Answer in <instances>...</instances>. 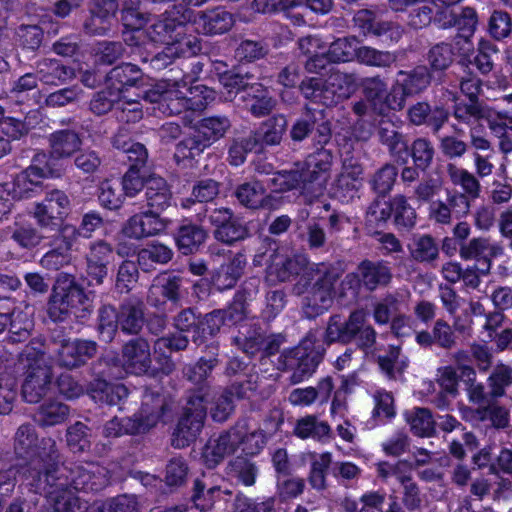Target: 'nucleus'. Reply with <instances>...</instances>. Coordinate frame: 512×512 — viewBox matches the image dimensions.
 Returning a JSON list of instances; mask_svg holds the SVG:
<instances>
[{"label":"nucleus","mask_w":512,"mask_h":512,"mask_svg":"<svg viewBox=\"0 0 512 512\" xmlns=\"http://www.w3.org/2000/svg\"><path fill=\"white\" fill-rule=\"evenodd\" d=\"M61 458L54 439L43 441L41 454L20 470V478L34 493L98 492L108 484L107 471L95 462H68Z\"/></svg>","instance_id":"1"},{"label":"nucleus","mask_w":512,"mask_h":512,"mask_svg":"<svg viewBox=\"0 0 512 512\" xmlns=\"http://www.w3.org/2000/svg\"><path fill=\"white\" fill-rule=\"evenodd\" d=\"M270 270L281 282L299 276L292 293L301 297V308L306 318L315 319L333 305L335 286L341 276L334 264L311 263L306 254L294 253L276 256Z\"/></svg>","instance_id":"2"},{"label":"nucleus","mask_w":512,"mask_h":512,"mask_svg":"<svg viewBox=\"0 0 512 512\" xmlns=\"http://www.w3.org/2000/svg\"><path fill=\"white\" fill-rule=\"evenodd\" d=\"M323 340L328 345L333 343L348 345L355 342L356 347L367 357L376 355L377 332L367 322L366 312L362 309L352 311L347 318L340 314L331 315Z\"/></svg>","instance_id":"3"},{"label":"nucleus","mask_w":512,"mask_h":512,"mask_svg":"<svg viewBox=\"0 0 512 512\" xmlns=\"http://www.w3.org/2000/svg\"><path fill=\"white\" fill-rule=\"evenodd\" d=\"M207 388L202 389V394L187 396L183 415L179 419L173 433L172 445L175 448H184L194 442L200 434L206 418V405L203 399Z\"/></svg>","instance_id":"4"},{"label":"nucleus","mask_w":512,"mask_h":512,"mask_svg":"<svg viewBox=\"0 0 512 512\" xmlns=\"http://www.w3.org/2000/svg\"><path fill=\"white\" fill-rule=\"evenodd\" d=\"M284 342L285 337L282 334L266 335L264 330L255 324L241 325L231 339L232 345L249 357L258 354L262 357L274 355Z\"/></svg>","instance_id":"5"},{"label":"nucleus","mask_w":512,"mask_h":512,"mask_svg":"<svg viewBox=\"0 0 512 512\" xmlns=\"http://www.w3.org/2000/svg\"><path fill=\"white\" fill-rule=\"evenodd\" d=\"M321 360V353L299 346L280 354L277 369L290 372L288 382L291 385H296L310 378L315 373Z\"/></svg>","instance_id":"6"},{"label":"nucleus","mask_w":512,"mask_h":512,"mask_svg":"<svg viewBox=\"0 0 512 512\" xmlns=\"http://www.w3.org/2000/svg\"><path fill=\"white\" fill-rule=\"evenodd\" d=\"M71 202L68 195L59 189L45 193L40 202L34 204L32 216L41 230H57L70 212Z\"/></svg>","instance_id":"7"},{"label":"nucleus","mask_w":512,"mask_h":512,"mask_svg":"<svg viewBox=\"0 0 512 512\" xmlns=\"http://www.w3.org/2000/svg\"><path fill=\"white\" fill-rule=\"evenodd\" d=\"M55 331L51 339L56 349V363L59 367L68 370L77 369L84 366L90 359H92L98 350V345L95 341L86 339H70L65 338Z\"/></svg>","instance_id":"8"},{"label":"nucleus","mask_w":512,"mask_h":512,"mask_svg":"<svg viewBox=\"0 0 512 512\" xmlns=\"http://www.w3.org/2000/svg\"><path fill=\"white\" fill-rule=\"evenodd\" d=\"M312 133L316 145H327L332 138V123L325 110L306 106L305 112L291 126L290 137L301 142Z\"/></svg>","instance_id":"9"},{"label":"nucleus","mask_w":512,"mask_h":512,"mask_svg":"<svg viewBox=\"0 0 512 512\" xmlns=\"http://www.w3.org/2000/svg\"><path fill=\"white\" fill-rule=\"evenodd\" d=\"M393 278L389 263L384 260H362L355 272L345 276L344 283L349 288L374 292L378 288L388 286Z\"/></svg>","instance_id":"10"},{"label":"nucleus","mask_w":512,"mask_h":512,"mask_svg":"<svg viewBox=\"0 0 512 512\" xmlns=\"http://www.w3.org/2000/svg\"><path fill=\"white\" fill-rule=\"evenodd\" d=\"M193 10L184 4H174L162 13L148 28L153 42L166 43L178 40L179 29L191 21Z\"/></svg>","instance_id":"11"},{"label":"nucleus","mask_w":512,"mask_h":512,"mask_svg":"<svg viewBox=\"0 0 512 512\" xmlns=\"http://www.w3.org/2000/svg\"><path fill=\"white\" fill-rule=\"evenodd\" d=\"M326 145H320L313 153H310L301 166L306 177L307 190L312 197L323 195L333 164V153Z\"/></svg>","instance_id":"12"},{"label":"nucleus","mask_w":512,"mask_h":512,"mask_svg":"<svg viewBox=\"0 0 512 512\" xmlns=\"http://www.w3.org/2000/svg\"><path fill=\"white\" fill-rule=\"evenodd\" d=\"M353 25L363 35L385 37L391 44L398 43L403 37L404 29L396 22L377 20L375 9L363 8L357 10L352 18Z\"/></svg>","instance_id":"13"},{"label":"nucleus","mask_w":512,"mask_h":512,"mask_svg":"<svg viewBox=\"0 0 512 512\" xmlns=\"http://www.w3.org/2000/svg\"><path fill=\"white\" fill-rule=\"evenodd\" d=\"M114 247L104 239H97L89 243L85 254L86 274L89 285L100 286L109 273V265L113 261Z\"/></svg>","instance_id":"14"},{"label":"nucleus","mask_w":512,"mask_h":512,"mask_svg":"<svg viewBox=\"0 0 512 512\" xmlns=\"http://www.w3.org/2000/svg\"><path fill=\"white\" fill-rule=\"evenodd\" d=\"M175 85L177 97L170 101L174 116L186 111L202 112L215 100V91L205 85L186 86V91L180 89L179 81L175 80Z\"/></svg>","instance_id":"15"},{"label":"nucleus","mask_w":512,"mask_h":512,"mask_svg":"<svg viewBox=\"0 0 512 512\" xmlns=\"http://www.w3.org/2000/svg\"><path fill=\"white\" fill-rule=\"evenodd\" d=\"M123 366L135 375H155L152 368L150 344L143 337H136L124 343L121 349Z\"/></svg>","instance_id":"16"},{"label":"nucleus","mask_w":512,"mask_h":512,"mask_svg":"<svg viewBox=\"0 0 512 512\" xmlns=\"http://www.w3.org/2000/svg\"><path fill=\"white\" fill-rule=\"evenodd\" d=\"M242 424H235L217 438L210 439L205 445L202 457L208 468H215L223 459L239 449L240 437L244 430Z\"/></svg>","instance_id":"17"},{"label":"nucleus","mask_w":512,"mask_h":512,"mask_svg":"<svg viewBox=\"0 0 512 512\" xmlns=\"http://www.w3.org/2000/svg\"><path fill=\"white\" fill-rule=\"evenodd\" d=\"M375 136L395 163H408V137L393 121L381 119L375 128Z\"/></svg>","instance_id":"18"},{"label":"nucleus","mask_w":512,"mask_h":512,"mask_svg":"<svg viewBox=\"0 0 512 512\" xmlns=\"http://www.w3.org/2000/svg\"><path fill=\"white\" fill-rule=\"evenodd\" d=\"M51 382V366L41 360L28 364L21 390L23 399L32 404L40 402L49 392Z\"/></svg>","instance_id":"19"},{"label":"nucleus","mask_w":512,"mask_h":512,"mask_svg":"<svg viewBox=\"0 0 512 512\" xmlns=\"http://www.w3.org/2000/svg\"><path fill=\"white\" fill-rule=\"evenodd\" d=\"M168 221L159 213L145 209L128 218L122 226V233L134 240H142L161 234L167 228Z\"/></svg>","instance_id":"20"},{"label":"nucleus","mask_w":512,"mask_h":512,"mask_svg":"<svg viewBox=\"0 0 512 512\" xmlns=\"http://www.w3.org/2000/svg\"><path fill=\"white\" fill-rule=\"evenodd\" d=\"M168 403L164 395L151 390H145L139 411L132 418L140 434L147 433L162 420Z\"/></svg>","instance_id":"21"},{"label":"nucleus","mask_w":512,"mask_h":512,"mask_svg":"<svg viewBox=\"0 0 512 512\" xmlns=\"http://www.w3.org/2000/svg\"><path fill=\"white\" fill-rule=\"evenodd\" d=\"M41 231L30 220L18 216L10 225L0 230V238L10 239L20 249L31 251L45 239Z\"/></svg>","instance_id":"22"},{"label":"nucleus","mask_w":512,"mask_h":512,"mask_svg":"<svg viewBox=\"0 0 512 512\" xmlns=\"http://www.w3.org/2000/svg\"><path fill=\"white\" fill-rule=\"evenodd\" d=\"M214 350L212 356L209 358L201 357L194 365H190L185 368V377L196 387L188 392L187 396H195L202 394V389L207 388L204 402H210L212 400V387L208 381L213 369L219 364L218 359V347L209 346Z\"/></svg>","instance_id":"23"},{"label":"nucleus","mask_w":512,"mask_h":512,"mask_svg":"<svg viewBox=\"0 0 512 512\" xmlns=\"http://www.w3.org/2000/svg\"><path fill=\"white\" fill-rule=\"evenodd\" d=\"M449 110L444 105L431 106L426 101H419L407 110V119L414 126L428 127L433 134H437L448 122Z\"/></svg>","instance_id":"24"},{"label":"nucleus","mask_w":512,"mask_h":512,"mask_svg":"<svg viewBox=\"0 0 512 512\" xmlns=\"http://www.w3.org/2000/svg\"><path fill=\"white\" fill-rule=\"evenodd\" d=\"M181 286V277L169 273L161 274L153 280L147 301L155 308L161 307L167 301L176 304L181 298Z\"/></svg>","instance_id":"25"},{"label":"nucleus","mask_w":512,"mask_h":512,"mask_svg":"<svg viewBox=\"0 0 512 512\" xmlns=\"http://www.w3.org/2000/svg\"><path fill=\"white\" fill-rule=\"evenodd\" d=\"M35 72L44 85L61 86L76 77L75 69L55 58H40L35 62Z\"/></svg>","instance_id":"26"},{"label":"nucleus","mask_w":512,"mask_h":512,"mask_svg":"<svg viewBox=\"0 0 512 512\" xmlns=\"http://www.w3.org/2000/svg\"><path fill=\"white\" fill-rule=\"evenodd\" d=\"M120 331L126 335H139L145 318V304L137 297L124 299L118 306Z\"/></svg>","instance_id":"27"},{"label":"nucleus","mask_w":512,"mask_h":512,"mask_svg":"<svg viewBox=\"0 0 512 512\" xmlns=\"http://www.w3.org/2000/svg\"><path fill=\"white\" fill-rule=\"evenodd\" d=\"M82 143L81 134L74 129L55 130L48 136L49 154L55 160L68 159L80 151Z\"/></svg>","instance_id":"28"},{"label":"nucleus","mask_w":512,"mask_h":512,"mask_svg":"<svg viewBox=\"0 0 512 512\" xmlns=\"http://www.w3.org/2000/svg\"><path fill=\"white\" fill-rule=\"evenodd\" d=\"M112 145L118 150L119 161L128 165V168H145L148 161V151L145 145L127 138L124 133L116 134L112 139Z\"/></svg>","instance_id":"29"},{"label":"nucleus","mask_w":512,"mask_h":512,"mask_svg":"<svg viewBox=\"0 0 512 512\" xmlns=\"http://www.w3.org/2000/svg\"><path fill=\"white\" fill-rule=\"evenodd\" d=\"M43 438L38 446V435L35 427L31 423H24L20 425L14 436V451L17 457L27 459L24 464H21L18 469L20 470L23 466L27 465L32 459L37 458L43 450Z\"/></svg>","instance_id":"30"},{"label":"nucleus","mask_w":512,"mask_h":512,"mask_svg":"<svg viewBox=\"0 0 512 512\" xmlns=\"http://www.w3.org/2000/svg\"><path fill=\"white\" fill-rule=\"evenodd\" d=\"M144 197L146 209L159 214L169 208L173 200L169 184L159 176H151L146 179Z\"/></svg>","instance_id":"31"},{"label":"nucleus","mask_w":512,"mask_h":512,"mask_svg":"<svg viewBox=\"0 0 512 512\" xmlns=\"http://www.w3.org/2000/svg\"><path fill=\"white\" fill-rule=\"evenodd\" d=\"M221 494L230 495L231 491L222 490L219 485L212 483L211 477L203 474L201 478H196L193 482L191 501L195 508L208 511L221 498Z\"/></svg>","instance_id":"32"},{"label":"nucleus","mask_w":512,"mask_h":512,"mask_svg":"<svg viewBox=\"0 0 512 512\" xmlns=\"http://www.w3.org/2000/svg\"><path fill=\"white\" fill-rule=\"evenodd\" d=\"M88 391L96 403L109 406L122 404L129 395V390L124 384L110 383L101 378L91 382Z\"/></svg>","instance_id":"33"},{"label":"nucleus","mask_w":512,"mask_h":512,"mask_svg":"<svg viewBox=\"0 0 512 512\" xmlns=\"http://www.w3.org/2000/svg\"><path fill=\"white\" fill-rule=\"evenodd\" d=\"M299 90L302 95L315 103L329 107L341 102V98L335 90L328 84V80L310 77L304 79L299 84Z\"/></svg>","instance_id":"34"},{"label":"nucleus","mask_w":512,"mask_h":512,"mask_svg":"<svg viewBox=\"0 0 512 512\" xmlns=\"http://www.w3.org/2000/svg\"><path fill=\"white\" fill-rule=\"evenodd\" d=\"M372 358H376L381 373L389 380H401L409 366L408 357L402 354V349L398 345H389L385 355L376 354Z\"/></svg>","instance_id":"35"},{"label":"nucleus","mask_w":512,"mask_h":512,"mask_svg":"<svg viewBox=\"0 0 512 512\" xmlns=\"http://www.w3.org/2000/svg\"><path fill=\"white\" fill-rule=\"evenodd\" d=\"M197 23L203 34L220 35L228 32L235 20L232 13L218 7L199 12Z\"/></svg>","instance_id":"36"},{"label":"nucleus","mask_w":512,"mask_h":512,"mask_svg":"<svg viewBox=\"0 0 512 512\" xmlns=\"http://www.w3.org/2000/svg\"><path fill=\"white\" fill-rule=\"evenodd\" d=\"M242 98L247 101L249 112L256 118L268 116L277 105V100L261 83L254 82Z\"/></svg>","instance_id":"37"},{"label":"nucleus","mask_w":512,"mask_h":512,"mask_svg":"<svg viewBox=\"0 0 512 512\" xmlns=\"http://www.w3.org/2000/svg\"><path fill=\"white\" fill-rule=\"evenodd\" d=\"M143 79V72L135 64L126 62L113 67L106 75V84L120 93L129 87L136 86Z\"/></svg>","instance_id":"38"},{"label":"nucleus","mask_w":512,"mask_h":512,"mask_svg":"<svg viewBox=\"0 0 512 512\" xmlns=\"http://www.w3.org/2000/svg\"><path fill=\"white\" fill-rule=\"evenodd\" d=\"M288 121L282 114L274 115L256 130L251 132L257 140L258 147L262 152L266 146H276L282 141L283 135L287 129Z\"/></svg>","instance_id":"39"},{"label":"nucleus","mask_w":512,"mask_h":512,"mask_svg":"<svg viewBox=\"0 0 512 512\" xmlns=\"http://www.w3.org/2000/svg\"><path fill=\"white\" fill-rule=\"evenodd\" d=\"M246 267L244 255L238 253L227 263L222 264L214 273L212 283L219 291L233 288Z\"/></svg>","instance_id":"40"},{"label":"nucleus","mask_w":512,"mask_h":512,"mask_svg":"<svg viewBox=\"0 0 512 512\" xmlns=\"http://www.w3.org/2000/svg\"><path fill=\"white\" fill-rule=\"evenodd\" d=\"M306 177L302 168L297 165L296 169L282 170L273 173L270 179V185L275 192H287L294 189H300L301 193L312 201L317 197H312L310 191L307 190Z\"/></svg>","instance_id":"41"},{"label":"nucleus","mask_w":512,"mask_h":512,"mask_svg":"<svg viewBox=\"0 0 512 512\" xmlns=\"http://www.w3.org/2000/svg\"><path fill=\"white\" fill-rule=\"evenodd\" d=\"M206 239V230L201 225L192 222L180 225L175 234L177 248L184 255L197 252Z\"/></svg>","instance_id":"42"},{"label":"nucleus","mask_w":512,"mask_h":512,"mask_svg":"<svg viewBox=\"0 0 512 512\" xmlns=\"http://www.w3.org/2000/svg\"><path fill=\"white\" fill-rule=\"evenodd\" d=\"M397 77L398 85H401L409 96L422 93L432 81L431 70L426 65H418L409 71L400 70Z\"/></svg>","instance_id":"43"},{"label":"nucleus","mask_w":512,"mask_h":512,"mask_svg":"<svg viewBox=\"0 0 512 512\" xmlns=\"http://www.w3.org/2000/svg\"><path fill=\"white\" fill-rule=\"evenodd\" d=\"M490 111L489 106L483 101L456 100L450 115L459 124L471 126L480 120H488Z\"/></svg>","instance_id":"44"},{"label":"nucleus","mask_w":512,"mask_h":512,"mask_svg":"<svg viewBox=\"0 0 512 512\" xmlns=\"http://www.w3.org/2000/svg\"><path fill=\"white\" fill-rule=\"evenodd\" d=\"M412 260L431 264L439 258V247L434 237L429 234H414L407 245Z\"/></svg>","instance_id":"45"},{"label":"nucleus","mask_w":512,"mask_h":512,"mask_svg":"<svg viewBox=\"0 0 512 512\" xmlns=\"http://www.w3.org/2000/svg\"><path fill=\"white\" fill-rule=\"evenodd\" d=\"M231 127L230 118L221 114L204 117L196 124L200 137L206 138L212 145L224 138Z\"/></svg>","instance_id":"46"},{"label":"nucleus","mask_w":512,"mask_h":512,"mask_svg":"<svg viewBox=\"0 0 512 512\" xmlns=\"http://www.w3.org/2000/svg\"><path fill=\"white\" fill-rule=\"evenodd\" d=\"M446 172L451 183L462 188L463 191L461 194H466L472 201L480 196L481 185L476 174L469 172L467 169L458 167L454 163L447 164Z\"/></svg>","instance_id":"47"},{"label":"nucleus","mask_w":512,"mask_h":512,"mask_svg":"<svg viewBox=\"0 0 512 512\" xmlns=\"http://www.w3.org/2000/svg\"><path fill=\"white\" fill-rule=\"evenodd\" d=\"M294 433L301 439L312 438L319 442H326L331 435V428L325 421L315 415H307L297 420Z\"/></svg>","instance_id":"48"},{"label":"nucleus","mask_w":512,"mask_h":512,"mask_svg":"<svg viewBox=\"0 0 512 512\" xmlns=\"http://www.w3.org/2000/svg\"><path fill=\"white\" fill-rule=\"evenodd\" d=\"M265 190L264 185L260 181L251 180L239 184L235 188L233 195L241 206L251 210H258L261 209Z\"/></svg>","instance_id":"49"},{"label":"nucleus","mask_w":512,"mask_h":512,"mask_svg":"<svg viewBox=\"0 0 512 512\" xmlns=\"http://www.w3.org/2000/svg\"><path fill=\"white\" fill-rule=\"evenodd\" d=\"M356 60L365 66L389 68L397 61L394 52L378 50L371 46H360L354 52Z\"/></svg>","instance_id":"50"},{"label":"nucleus","mask_w":512,"mask_h":512,"mask_svg":"<svg viewBox=\"0 0 512 512\" xmlns=\"http://www.w3.org/2000/svg\"><path fill=\"white\" fill-rule=\"evenodd\" d=\"M69 407L53 401L42 404L34 415L35 422L41 427L55 426L63 423L69 416Z\"/></svg>","instance_id":"51"},{"label":"nucleus","mask_w":512,"mask_h":512,"mask_svg":"<svg viewBox=\"0 0 512 512\" xmlns=\"http://www.w3.org/2000/svg\"><path fill=\"white\" fill-rule=\"evenodd\" d=\"M173 257L172 250L164 244H151L141 249L137 255L138 265L143 271H150L154 264H166Z\"/></svg>","instance_id":"52"},{"label":"nucleus","mask_w":512,"mask_h":512,"mask_svg":"<svg viewBox=\"0 0 512 512\" xmlns=\"http://www.w3.org/2000/svg\"><path fill=\"white\" fill-rule=\"evenodd\" d=\"M251 152L260 153L261 151L257 140L250 133L247 136L230 140L227 160L232 166H240L246 161L247 155Z\"/></svg>","instance_id":"53"},{"label":"nucleus","mask_w":512,"mask_h":512,"mask_svg":"<svg viewBox=\"0 0 512 512\" xmlns=\"http://www.w3.org/2000/svg\"><path fill=\"white\" fill-rule=\"evenodd\" d=\"M73 308V304H70L56 281L47 302V315L54 322H63L70 316Z\"/></svg>","instance_id":"54"},{"label":"nucleus","mask_w":512,"mask_h":512,"mask_svg":"<svg viewBox=\"0 0 512 512\" xmlns=\"http://www.w3.org/2000/svg\"><path fill=\"white\" fill-rule=\"evenodd\" d=\"M412 158L413 164L421 168L422 172L429 169L435 156V148L430 139L426 137L415 138L411 144L408 143V157Z\"/></svg>","instance_id":"55"},{"label":"nucleus","mask_w":512,"mask_h":512,"mask_svg":"<svg viewBox=\"0 0 512 512\" xmlns=\"http://www.w3.org/2000/svg\"><path fill=\"white\" fill-rule=\"evenodd\" d=\"M331 464L332 454L330 452L312 454L308 482L313 489L323 491L327 488L326 476Z\"/></svg>","instance_id":"56"},{"label":"nucleus","mask_w":512,"mask_h":512,"mask_svg":"<svg viewBox=\"0 0 512 512\" xmlns=\"http://www.w3.org/2000/svg\"><path fill=\"white\" fill-rule=\"evenodd\" d=\"M56 281L74 308L83 306L84 311L88 310L89 297L81 284L76 281L75 276L68 273H60Z\"/></svg>","instance_id":"57"},{"label":"nucleus","mask_w":512,"mask_h":512,"mask_svg":"<svg viewBox=\"0 0 512 512\" xmlns=\"http://www.w3.org/2000/svg\"><path fill=\"white\" fill-rule=\"evenodd\" d=\"M487 384L492 399H499L506 394V388L512 385V366L503 363L495 365L488 376Z\"/></svg>","instance_id":"58"},{"label":"nucleus","mask_w":512,"mask_h":512,"mask_svg":"<svg viewBox=\"0 0 512 512\" xmlns=\"http://www.w3.org/2000/svg\"><path fill=\"white\" fill-rule=\"evenodd\" d=\"M213 236L217 241L233 245L249 236L248 227L235 215L218 229H214Z\"/></svg>","instance_id":"59"},{"label":"nucleus","mask_w":512,"mask_h":512,"mask_svg":"<svg viewBox=\"0 0 512 512\" xmlns=\"http://www.w3.org/2000/svg\"><path fill=\"white\" fill-rule=\"evenodd\" d=\"M220 184L213 179L197 181L191 192V197L182 200L183 208H191L196 202L202 204L213 201L219 194Z\"/></svg>","instance_id":"60"},{"label":"nucleus","mask_w":512,"mask_h":512,"mask_svg":"<svg viewBox=\"0 0 512 512\" xmlns=\"http://www.w3.org/2000/svg\"><path fill=\"white\" fill-rule=\"evenodd\" d=\"M44 31L38 25L21 24L15 29L14 40L22 50L35 52L43 42Z\"/></svg>","instance_id":"61"},{"label":"nucleus","mask_w":512,"mask_h":512,"mask_svg":"<svg viewBox=\"0 0 512 512\" xmlns=\"http://www.w3.org/2000/svg\"><path fill=\"white\" fill-rule=\"evenodd\" d=\"M411 431L419 437H432L436 433V422L427 408H415L407 417Z\"/></svg>","instance_id":"62"},{"label":"nucleus","mask_w":512,"mask_h":512,"mask_svg":"<svg viewBox=\"0 0 512 512\" xmlns=\"http://www.w3.org/2000/svg\"><path fill=\"white\" fill-rule=\"evenodd\" d=\"M392 215L395 225L400 229L409 230L416 224V211L404 195L399 194L392 198Z\"/></svg>","instance_id":"63"},{"label":"nucleus","mask_w":512,"mask_h":512,"mask_svg":"<svg viewBox=\"0 0 512 512\" xmlns=\"http://www.w3.org/2000/svg\"><path fill=\"white\" fill-rule=\"evenodd\" d=\"M454 48L450 43L440 42L433 45L427 53L429 69L432 71H445L454 62Z\"/></svg>","instance_id":"64"}]
</instances>
